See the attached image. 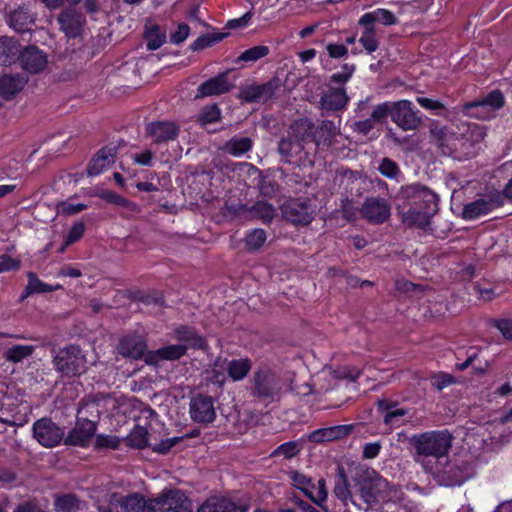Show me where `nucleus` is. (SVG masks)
<instances>
[{
    "instance_id": "f257e3e1",
    "label": "nucleus",
    "mask_w": 512,
    "mask_h": 512,
    "mask_svg": "<svg viewBox=\"0 0 512 512\" xmlns=\"http://www.w3.org/2000/svg\"><path fill=\"white\" fill-rule=\"evenodd\" d=\"M437 195L418 183L402 186L395 195V208L403 224L424 229L437 210Z\"/></svg>"
},
{
    "instance_id": "f03ea898",
    "label": "nucleus",
    "mask_w": 512,
    "mask_h": 512,
    "mask_svg": "<svg viewBox=\"0 0 512 512\" xmlns=\"http://www.w3.org/2000/svg\"><path fill=\"white\" fill-rule=\"evenodd\" d=\"M411 444L416 451L417 460L445 458L452 446V435L446 431H429L412 436Z\"/></svg>"
},
{
    "instance_id": "7ed1b4c3",
    "label": "nucleus",
    "mask_w": 512,
    "mask_h": 512,
    "mask_svg": "<svg viewBox=\"0 0 512 512\" xmlns=\"http://www.w3.org/2000/svg\"><path fill=\"white\" fill-rule=\"evenodd\" d=\"M175 336L184 344L168 345L150 352L145 357L146 363L158 364L161 360H177L186 353L188 347L201 348L204 346V339L189 327L177 328L175 330Z\"/></svg>"
},
{
    "instance_id": "20e7f679",
    "label": "nucleus",
    "mask_w": 512,
    "mask_h": 512,
    "mask_svg": "<svg viewBox=\"0 0 512 512\" xmlns=\"http://www.w3.org/2000/svg\"><path fill=\"white\" fill-rule=\"evenodd\" d=\"M430 132L444 154L455 158L471 157L475 154L474 144L466 134L457 136L451 129L440 126L432 127Z\"/></svg>"
},
{
    "instance_id": "39448f33",
    "label": "nucleus",
    "mask_w": 512,
    "mask_h": 512,
    "mask_svg": "<svg viewBox=\"0 0 512 512\" xmlns=\"http://www.w3.org/2000/svg\"><path fill=\"white\" fill-rule=\"evenodd\" d=\"M148 512H192V503L183 491L167 489L148 501Z\"/></svg>"
},
{
    "instance_id": "423d86ee",
    "label": "nucleus",
    "mask_w": 512,
    "mask_h": 512,
    "mask_svg": "<svg viewBox=\"0 0 512 512\" xmlns=\"http://www.w3.org/2000/svg\"><path fill=\"white\" fill-rule=\"evenodd\" d=\"M54 365L58 372L64 376H76L86 371L87 360L81 349L69 346L60 350L54 357Z\"/></svg>"
},
{
    "instance_id": "0eeeda50",
    "label": "nucleus",
    "mask_w": 512,
    "mask_h": 512,
    "mask_svg": "<svg viewBox=\"0 0 512 512\" xmlns=\"http://www.w3.org/2000/svg\"><path fill=\"white\" fill-rule=\"evenodd\" d=\"M504 104V98L501 92L492 91L485 98L463 105V112L469 117L487 120L494 116L496 110Z\"/></svg>"
},
{
    "instance_id": "6e6552de",
    "label": "nucleus",
    "mask_w": 512,
    "mask_h": 512,
    "mask_svg": "<svg viewBox=\"0 0 512 512\" xmlns=\"http://www.w3.org/2000/svg\"><path fill=\"white\" fill-rule=\"evenodd\" d=\"M289 478L295 488L302 491L316 505L322 507L328 496L324 479H319L315 485L310 477L298 471H291Z\"/></svg>"
},
{
    "instance_id": "1a4fd4ad",
    "label": "nucleus",
    "mask_w": 512,
    "mask_h": 512,
    "mask_svg": "<svg viewBox=\"0 0 512 512\" xmlns=\"http://www.w3.org/2000/svg\"><path fill=\"white\" fill-rule=\"evenodd\" d=\"M308 130V125L304 121L295 122L290 126L287 136L279 142V153L290 161L303 150L304 135Z\"/></svg>"
},
{
    "instance_id": "9d476101",
    "label": "nucleus",
    "mask_w": 512,
    "mask_h": 512,
    "mask_svg": "<svg viewBox=\"0 0 512 512\" xmlns=\"http://www.w3.org/2000/svg\"><path fill=\"white\" fill-rule=\"evenodd\" d=\"M359 375L360 371L355 367H325L317 375L315 383L318 386V392H327L336 386L338 380L355 381Z\"/></svg>"
},
{
    "instance_id": "9b49d317",
    "label": "nucleus",
    "mask_w": 512,
    "mask_h": 512,
    "mask_svg": "<svg viewBox=\"0 0 512 512\" xmlns=\"http://www.w3.org/2000/svg\"><path fill=\"white\" fill-rule=\"evenodd\" d=\"M283 217L295 225H307L315 216V207L307 199H291L281 207Z\"/></svg>"
},
{
    "instance_id": "f8f14e48",
    "label": "nucleus",
    "mask_w": 512,
    "mask_h": 512,
    "mask_svg": "<svg viewBox=\"0 0 512 512\" xmlns=\"http://www.w3.org/2000/svg\"><path fill=\"white\" fill-rule=\"evenodd\" d=\"M34 438L44 447H55L64 439V430L48 418H41L33 424Z\"/></svg>"
},
{
    "instance_id": "ddd939ff",
    "label": "nucleus",
    "mask_w": 512,
    "mask_h": 512,
    "mask_svg": "<svg viewBox=\"0 0 512 512\" xmlns=\"http://www.w3.org/2000/svg\"><path fill=\"white\" fill-rule=\"evenodd\" d=\"M392 121L403 130H415L421 123L418 112L409 100L392 102Z\"/></svg>"
},
{
    "instance_id": "4468645a",
    "label": "nucleus",
    "mask_w": 512,
    "mask_h": 512,
    "mask_svg": "<svg viewBox=\"0 0 512 512\" xmlns=\"http://www.w3.org/2000/svg\"><path fill=\"white\" fill-rule=\"evenodd\" d=\"M360 214L370 223L381 224L389 219L391 206L384 198L368 197L361 206Z\"/></svg>"
},
{
    "instance_id": "2eb2a0df",
    "label": "nucleus",
    "mask_w": 512,
    "mask_h": 512,
    "mask_svg": "<svg viewBox=\"0 0 512 512\" xmlns=\"http://www.w3.org/2000/svg\"><path fill=\"white\" fill-rule=\"evenodd\" d=\"M84 412L78 410L77 423L68 434L67 442L72 445L85 446L96 431L95 421L84 417Z\"/></svg>"
},
{
    "instance_id": "dca6fc26",
    "label": "nucleus",
    "mask_w": 512,
    "mask_h": 512,
    "mask_svg": "<svg viewBox=\"0 0 512 512\" xmlns=\"http://www.w3.org/2000/svg\"><path fill=\"white\" fill-rule=\"evenodd\" d=\"M189 413L197 423H211L216 417L213 399L210 396L197 395L190 401Z\"/></svg>"
},
{
    "instance_id": "f3484780",
    "label": "nucleus",
    "mask_w": 512,
    "mask_h": 512,
    "mask_svg": "<svg viewBox=\"0 0 512 512\" xmlns=\"http://www.w3.org/2000/svg\"><path fill=\"white\" fill-rule=\"evenodd\" d=\"M348 101L349 98L343 87L327 86V88L322 92L319 103L322 110L334 112L343 110Z\"/></svg>"
},
{
    "instance_id": "a211bd4d",
    "label": "nucleus",
    "mask_w": 512,
    "mask_h": 512,
    "mask_svg": "<svg viewBox=\"0 0 512 512\" xmlns=\"http://www.w3.org/2000/svg\"><path fill=\"white\" fill-rule=\"evenodd\" d=\"M58 22L61 30L68 38H76L83 30L85 19L76 10L67 9L60 13Z\"/></svg>"
},
{
    "instance_id": "6ab92c4d",
    "label": "nucleus",
    "mask_w": 512,
    "mask_h": 512,
    "mask_svg": "<svg viewBox=\"0 0 512 512\" xmlns=\"http://www.w3.org/2000/svg\"><path fill=\"white\" fill-rule=\"evenodd\" d=\"M109 503L112 507L120 506L122 512H144L146 508L148 509V502L139 493L125 496L113 493L110 495Z\"/></svg>"
},
{
    "instance_id": "aec40b11",
    "label": "nucleus",
    "mask_w": 512,
    "mask_h": 512,
    "mask_svg": "<svg viewBox=\"0 0 512 512\" xmlns=\"http://www.w3.org/2000/svg\"><path fill=\"white\" fill-rule=\"evenodd\" d=\"M178 131V127L173 122H151L146 126V134L151 137L155 143L174 140L178 135Z\"/></svg>"
},
{
    "instance_id": "412c9836",
    "label": "nucleus",
    "mask_w": 512,
    "mask_h": 512,
    "mask_svg": "<svg viewBox=\"0 0 512 512\" xmlns=\"http://www.w3.org/2000/svg\"><path fill=\"white\" fill-rule=\"evenodd\" d=\"M20 62L23 69L30 73H38L42 71L47 59L45 54L38 48L31 46L26 48L20 55Z\"/></svg>"
},
{
    "instance_id": "4be33fe9",
    "label": "nucleus",
    "mask_w": 512,
    "mask_h": 512,
    "mask_svg": "<svg viewBox=\"0 0 512 512\" xmlns=\"http://www.w3.org/2000/svg\"><path fill=\"white\" fill-rule=\"evenodd\" d=\"M197 512H245V508L227 497L212 496L197 509Z\"/></svg>"
},
{
    "instance_id": "5701e85b",
    "label": "nucleus",
    "mask_w": 512,
    "mask_h": 512,
    "mask_svg": "<svg viewBox=\"0 0 512 512\" xmlns=\"http://www.w3.org/2000/svg\"><path fill=\"white\" fill-rule=\"evenodd\" d=\"M146 350V343L142 336L132 335L122 338L118 345V351L124 357L132 359L141 358Z\"/></svg>"
},
{
    "instance_id": "b1692460",
    "label": "nucleus",
    "mask_w": 512,
    "mask_h": 512,
    "mask_svg": "<svg viewBox=\"0 0 512 512\" xmlns=\"http://www.w3.org/2000/svg\"><path fill=\"white\" fill-rule=\"evenodd\" d=\"M116 148L105 147L90 161L87 172L91 176L101 174L107 170L115 161Z\"/></svg>"
},
{
    "instance_id": "393cba45",
    "label": "nucleus",
    "mask_w": 512,
    "mask_h": 512,
    "mask_svg": "<svg viewBox=\"0 0 512 512\" xmlns=\"http://www.w3.org/2000/svg\"><path fill=\"white\" fill-rule=\"evenodd\" d=\"M386 487V481L373 473V476L366 477L360 483V492L361 496L366 503H372L376 501L379 494Z\"/></svg>"
},
{
    "instance_id": "a878e982",
    "label": "nucleus",
    "mask_w": 512,
    "mask_h": 512,
    "mask_svg": "<svg viewBox=\"0 0 512 512\" xmlns=\"http://www.w3.org/2000/svg\"><path fill=\"white\" fill-rule=\"evenodd\" d=\"M230 89L231 84L228 82L226 74H220L201 84L198 88L197 97L220 95L228 92Z\"/></svg>"
},
{
    "instance_id": "bb28decb",
    "label": "nucleus",
    "mask_w": 512,
    "mask_h": 512,
    "mask_svg": "<svg viewBox=\"0 0 512 512\" xmlns=\"http://www.w3.org/2000/svg\"><path fill=\"white\" fill-rule=\"evenodd\" d=\"M255 391L256 394L263 398L272 397L277 391V383L274 375L259 371L255 374Z\"/></svg>"
},
{
    "instance_id": "cd10ccee",
    "label": "nucleus",
    "mask_w": 512,
    "mask_h": 512,
    "mask_svg": "<svg viewBox=\"0 0 512 512\" xmlns=\"http://www.w3.org/2000/svg\"><path fill=\"white\" fill-rule=\"evenodd\" d=\"M274 93V88L271 83L262 85H250L241 90L240 96L246 102H260L266 101Z\"/></svg>"
},
{
    "instance_id": "c85d7f7f",
    "label": "nucleus",
    "mask_w": 512,
    "mask_h": 512,
    "mask_svg": "<svg viewBox=\"0 0 512 512\" xmlns=\"http://www.w3.org/2000/svg\"><path fill=\"white\" fill-rule=\"evenodd\" d=\"M350 431L351 427L348 425L327 427L313 431L309 439L313 442L333 441L348 435Z\"/></svg>"
},
{
    "instance_id": "c756f323",
    "label": "nucleus",
    "mask_w": 512,
    "mask_h": 512,
    "mask_svg": "<svg viewBox=\"0 0 512 512\" xmlns=\"http://www.w3.org/2000/svg\"><path fill=\"white\" fill-rule=\"evenodd\" d=\"M495 207L496 203L492 199L481 198L466 204L463 208L462 215L465 219L472 220L487 215Z\"/></svg>"
},
{
    "instance_id": "7c9ffc66",
    "label": "nucleus",
    "mask_w": 512,
    "mask_h": 512,
    "mask_svg": "<svg viewBox=\"0 0 512 512\" xmlns=\"http://www.w3.org/2000/svg\"><path fill=\"white\" fill-rule=\"evenodd\" d=\"M378 407L384 413V423L391 427L399 426L401 419L407 414L406 409L390 404L387 400H379Z\"/></svg>"
},
{
    "instance_id": "2f4dec72",
    "label": "nucleus",
    "mask_w": 512,
    "mask_h": 512,
    "mask_svg": "<svg viewBox=\"0 0 512 512\" xmlns=\"http://www.w3.org/2000/svg\"><path fill=\"white\" fill-rule=\"evenodd\" d=\"M27 79L19 75H3L0 78V93L9 99L21 91Z\"/></svg>"
},
{
    "instance_id": "473e14b6",
    "label": "nucleus",
    "mask_w": 512,
    "mask_h": 512,
    "mask_svg": "<svg viewBox=\"0 0 512 512\" xmlns=\"http://www.w3.org/2000/svg\"><path fill=\"white\" fill-rule=\"evenodd\" d=\"M20 47L9 37L0 38V65L8 66L18 59Z\"/></svg>"
},
{
    "instance_id": "72a5a7b5",
    "label": "nucleus",
    "mask_w": 512,
    "mask_h": 512,
    "mask_svg": "<svg viewBox=\"0 0 512 512\" xmlns=\"http://www.w3.org/2000/svg\"><path fill=\"white\" fill-rule=\"evenodd\" d=\"M7 21L10 27L22 32L34 22V19L26 7H19L8 15Z\"/></svg>"
},
{
    "instance_id": "f704fd0d",
    "label": "nucleus",
    "mask_w": 512,
    "mask_h": 512,
    "mask_svg": "<svg viewBox=\"0 0 512 512\" xmlns=\"http://www.w3.org/2000/svg\"><path fill=\"white\" fill-rule=\"evenodd\" d=\"M340 133L339 125L330 120H324L317 128L315 140L317 145H331L334 138Z\"/></svg>"
},
{
    "instance_id": "c9c22d12",
    "label": "nucleus",
    "mask_w": 512,
    "mask_h": 512,
    "mask_svg": "<svg viewBox=\"0 0 512 512\" xmlns=\"http://www.w3.org/2000/svg\"><path fill=\"white\" fill-rule=\"evenodd\" d=\"M28 284L24 290L23 295L21 296V300L25 299L31 294L35 293H47L52 292L58 289H61L62 286L60 284L56 285H48L44 282H42L35 273L29 272L28 273Z\"/></svg>"
},
{
    "instance_id": "e433bc0d",
    "label": "nucleus",
    "mask_w": 512,
    "mask_h": 512,
    "mask_svg": "<svg viewBox=\"0 0 512 512\" xmlns=\"http://www.w3.org/2000/svg\"><path fill=\"white\" fill-rule=\"evenodd\" d=\"M227 375L233 381H239L246 377L251 369V362L249 359L241 358L231 361L226 360Z\"/></svg>"
},
{
    "instance_id": "4c0bfd02",
    "label": "nucleus",
    "mask_w": 512,
    "mask_h": 512,
    "mask_svg": "<svg viewBox=\"0 0 512 512\" xmlns=\"http://www.w3.org/2000/svg\"><path fill=\"white\" fill-rule=\"evenodd\" d=\"M249 213L252 218L269 223L275 217L276 209L266 201H258L250 207Z\"/></svg>"
},
{
    "instance_id": "58836bf2",
    "label": "nucleus",
    "mask_w": 512,
    "mask_h": 512,
    "mask_svg": "<svg viewBox=\"0 0 512 512\" xmlns=\"http://www.w3.org/2000/svg\"><path fill=\"white\" fill-rule=\"evenodd\" d=\"M252 148V141L248 137H234L230 139L226 145L225 150L235 156L240 157Z\"/></svg>"
},
{
    "instance_id": "ea45409f",
    "label": "nucleus",
    "mask_w": 512,
    "mask_h": 512,
    "mask_svg": "<svg viewBox=\"0 0 512 512\" xmlns=\"http://www.w3.org/2000/svg\"><path fill=\"white\" fill-rule=\"evenodd\" d=\"M100 197L104 199L106 202L113 204L117 207L123 208L129 212H138V206L129 201L128 199L122 197L121 195L112 192V191H104L101 193Z\"/></svg>"
},
{
    "instance_id": "a19ab883",
    "label": "nucleus",
    "mask_w": 512,
    "mask_h": 512,
    "mask_svg": "<svg viewBox=\"0 0 512 512\" xmlns=\"http://www.w3.org/2000/svg\"><path fill=\"white\" fill-rule=\"evenodd\" d=\"M35 351V347L32 345H14L6 350V360L14 363H18L28 357H30Z\"/></svg>"
},
{
    "instance_id": "79ce46f5",
    "label": "nucleus",
    "mask_w": 512,
    "mask_h": 512,
    "mask_svg": "<svg viewBox=\"0 0 512 512\" xmlns=\"http://www.w3.org/2000/svg\"><path fill=\"white\" fill-rule=\"evenodd\" d=\"M56 512H77L80 510V501L72 494L58 496L55 499Z\"/></svg>"
},
{
    "instance_id": "37998d69",
    "label": "nucleus",
    "mask_w": 512,
    "mask_h": 512,
    "mask_svg": "<svg viewBox=\"0 0 512 512\" xmlns=\"http://www.w3.org/2000/svg\"><path fill=\"white\" fill-rule=\"evenodd\" d=\"M145 39L148 49L157 50L164 44L166 36L160 31L159 26L151 25L146 28Z\"/></svg>"
},
{
    "instance_id": "c03bdc74",
    "label": "nucleus",
    "mask_w": 512,
    "mask_h": 512,
    "mask_svg": "<svg viewBox=\"0 0 512 512\" xmlns=\"http://www.w3.org/2000/svg\"><path fill=\"white\" fill-rule=\"evenodd\" d=\"M127 442L135 448H144L148 445V431L145 427L136 426L128 435Z\"/></svg>"
},
{
    "instance_id": "a18cd8bd",
    "label": "nucleus",
    "mask_w": 512,
    "mask_h": 512,
    "mask_svg": "<svg viewBox=\"0 0 512 512\" xmlns=\"http://www.w3.org/2000/svg\"><path fill=\"white\" fill-rule=\"evenodd\" d=\"M209 380L213 383L222 385L226 381L227 369H226V359L218 358L211 370L209 371Z\"/></svg>"
},
{
    "instance_id": "49530a36",
    "label": "nucleus",
    "mask_w": 512,
    "mask_h": 512,
    "mask_svg": "<svg viewBox=\"0 0 512 512\" xmlns=\"http://www.w3.org/2000/svg\"><path fill=\"white\" fill-rule=\"evenodd\" d=\"M359 42L362 44L364 49L368 53H372L378 49L379 42L376 38V31L374 27H366L364 28L362 35L359 39Z\"/></svg>"
},
{
    "instance_id": "de8ad7c7",
    "label": "nucleus",
    "mask_w": 512,
    "mask_h": 512,
    "mask_svg": "<svg viewBox=\"0 0 512 512\" xmlns=\"http://www.w3.org/2000/svg\"><path fill=\"white\" fill-rule=\"evenodd\" d=\"M266 233L263 229H254L251 231L245 240L248 252L257 251L265 242Z\"/></svg>"
},
{
    "instance_id": "09e8293b",
    "label": "nucleus",
    "mask_w": 512,
    "mask_h": 512,
    "mask_svg": "<svg viewBox=\"0 0 512 512\" xmlns=\"http://www.w3.org/2000/svg\"><path fill=\"white\" fill-rule=\"evenodd\" d=\"M269 53V48L264 45L254 46L245 50L238 58V61L255 62Z\"/></svg>"
},
{
    "instance_id": "8fccbe9b",
    "label": "nucleus",
    "mask_w": 512,
    "mask_h": 512,
    "mask_svg": "<svg viewBox=\"0 0 512 512\" xmlns=\"http://www.w3.org/2000/svg\"><path fill=\"white\" fill-rule=\"evenodd\" d=\"M378 170L383 176L390 179L398 180L399 176L401 175V171L396 162L389 158L382 159Z\"/></svg>"
},
{
    "instance_id": "3c124183",
    "label": "nucleus",
    "mask_w": 512,
    "mask_h": 512,
    "mask_svg": "<svg viewBox=\"0 0 512 512\" xmlns=\"http://www.w3.org/2000/svg\"><path fill=\"white\" fill-rule=\"evenodd\" d=\"M219 119L220 109L218 108L217 105L205 107L199 115V121L202 125L217 122Z\"/></svg>"
},
{
    "instance_id": "603ef678",
    "label": "nucleus",
    "mask_w": 512,
    "mask_h": 512,
    "mask_svg": "<svg viewBox=\"0 0 512 512\" xmlns=\"http://www.w3.org/2000/svg\"><path fill=\"white\" fill-rule=\"evenodd\" d=\"M355 71V65L344 64L339 72L331 75L330 82L345 84L352 77Z\"/></svg>"
},
{
    "instance_id": "864d4df0",
    "label": "nucleus",
    "mask_w": 512,
    "mask_h": 512,
    "mask_svg": "<svg viewBox=\"0 0 512 512\" xmlns=\"http://www.w3.org/2000/svg\"><path fill=\"white\" fill-rule=\"evenodd\" d=\"M388 115L392 117V102H384L375 106L370 117L377 124L381 123Z\"/></svg>"
},
{
    "instance_id": "5fc2aeb1",
    "label": "nucleus",
    "mask_w": 512,
    "mask_h": 512,
    "mask_svg": "<svg viewBox=\"0 0 512 512\" xmlns=\"http://www.w3.org/2000/svg\"><path fill=\"white\" fill-rule=\"evenodd\" d=\"M395 287L399 292L402 293H411L413 295H418L422 292V288L408 280L400 279L395 283Z\"/></svg>"
},
{
    "instance_id": "6e6d98bb",
    "label": "nucleus",
    "mask_w": 512,
    "mask_h": 512,
    "mask_svg": "<svg viewBox=\"0 0 512 512\" xmlns=\"http://www.w3.org/2000/svg\"><path fill=\"white\" fill-rule=\"evenodd\" d=\"M327 54L330 58L340 59L348 54V49L343 44L329 43L326 46Z\"/></svg>"
},
{
    "instance_id": "4d7b16f0",
    "label": "nucleus",
    "mask_w": 512,
    "mask_h": 512,
    "mask_svg": "<svg viewBox=\"0 0 512 512\" xmlns=\"http://www.w3.org/2000/svg\"><path fill=\"white\" fill-rule=\"evenodd\" d=\"M189 33V26L185 23H181L178 25L177 30L173 34H171L170 40L174 44H180L188 38Z\"/></svg>"
},
{
    "instance_id": "13d9d810",
    "label": "nucleus",
    "mask_w": 512,
    "mask_h": 512,
    "mask_svg": "<svg viewBox=\"0 0 512 512\" xmlns=\"http://www.w3.org/2000/svg\"><path fill=\"white\" fill-rule=\"evenodd\" d=\"M78 410H85L84 417L93 419L95 422L100 414L99 404L96 401H87Z\"/></svg>"
},
{
    "instance_id": "bf43d9fd",
    "label": "nucleus",
    "mask_w": 512,
    "mask_h": 512,
    "mask_svg": "<svg viewBox=\"0 0 512 512\" xmlns=\"http://www.w3.org/2000/svg\"><path fill=\"white\" fill-rule=\"evenodd\" d=\"M453 378L449 374L439 373L431 378V384L437 390H442L452 384Z\"/></svg>"
},
{
    "instance_id": "052dcab7",
    "label": "nucleus",
    "mask_w": 512,
    "mask_h": 512,
    "mask_svg": "<svg viewBox=\"0 0 512 512\" xmlns=\"http://www.w3.org/2000/svg\"><path fill=\"white\" fill-rule=\"evenodd\" d=\"M85 225L82 222L75 223L68 232L66 244H71L78 241L84 234Z\"/></svg>"
},
{
    "instance_id": "680f3d73",
    "label": "nucleus",
    "mask_w": 512,
    "mask_h": 512,
    "mask_svg": "<svg viewBox=\"0 0 512 512\" xmlns=\"http://www.w3.org/2000/svg\"><path fill=\"white\" fill-rule=\"evenodd\" d=\"M87 206L82 203L73 204L69 201L61 202L58 205V211L64 214L72 215L81 212Z\"/></svg>"
},
{
    "instance_id": "e2e57ef3",
    "label": "nucleus",
    "mask_w": 512,
    "mask_h": 512,
    "mask_svg": "<svg viewBox=\"0 0 512 512\" xmlns=\"http://www.w3.org/2000/svg\"><path fill=\"white\" fill-rule=\"evenodd\" d=\"M494 326L501 332L504 338L512 340V320L499 319L494 321Z\"/></svg>"
},
{
    "instance_id": "0e129e2a",
    "label": "nucleus",
    "mask_w": 512,
    "mask_h": 512,
    "mask_svg": "<svg viewBox=\"0 0 512 512\" xmlns=\"http://www.w3.org/2000/svg\"><path fill=\"white\" fill-rule=\"evenodd\" d=\"M376 13L378 22H381L383 25L390 26L397 23V18L388 9L378 8L376 9Z\"/></svg>"
},
{
    "instance_id": "69168bd1",
    "label": "nucleus",
    "mask_w": 512,
    "mask_h": 512,
    "mask_svg": "<svg viewBox=\"0 0 512 512\" xmlns=\"http://www.w3.org/2000/svg\"><path fill=\"white\" fill-rule=\"evenodd\" d=\"M298 452L297 445L294 442H287L280 445L275 451V455H282L285 458H291Z\"/></svg>"
},
{
    "instance_id": "338daca9",
    "label": "nucleus",
    "mask_w": 512,
    "mask_h": 512,
    "mask_svg": "<svg viewBox=\"0 0 512 512\" xmlns=\"http://www.w3.org/2000/svg\"><path fill=\"white\" fill-rule=\"evenodd\" d=\"M381 450L380 442L366 443L363 447V457L365 459H374L378 456Z\"/></svg>"
},
{
    "instance_id": "774afa93",
    "label": "nucleus",
    "mask_w": 512,
    "mask_h": 512,
    "mask_svg": "<svg viewBox=\"0 0 512 512\" xmlns=\"http://www.w3.org/2000/svg\"><path fill=\"white\" fill-rule=\"evenodd\" d=\"M259 188L261 193L265 196H271L277 191V185L267 177L261 179Z\"/></svg>"
}]
</instances>
